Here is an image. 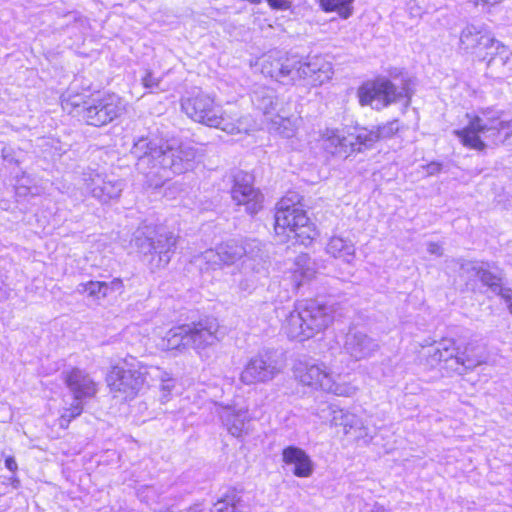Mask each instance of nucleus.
I'll list each match as a JSON object with an SVG mask.
<instances>
[{
	"mask_svg": "<svg viewBox=\"0 0 512 512\" xmlns=\"http://www.w3.org/2000/svg\"><path fill=\"white\" fill-rule=\"evenodd\" d=\"M131 154L138 159L137 169L148 178L150 185L158 187L171 176L191 170L197 153L189 144L176 145L147 136L134 142Z\"/></svg>",
	"mask_w": 512,
	"mask_h": 512,
	"instance_id": "f257e3e1",
	"label": "nucleus"
},
{
	"mask_svg": "<svg viewBox=\"0 0 512 512\" xmlns=\"http://www.w3.org/2000/svg\"><path fill=\"white\" fill-rule=\"evenodd\" d=\"M181 108L193 121L219 128L228 134L248 133L258 129L257 123L250 116L240 117L235 110L223 112L214 99L204 93L182 99Z\"/></svg>",
	"mask_w": 512,
	"mask_h": 512,
	"instance_id": "f03ea898",
	"label": "nucleus"
},
{
	"mask_svg": "<svg viewBox=\"0 0 512 512\" xmlns=\"http://www.w3.org/2000/svg\"><path fill=\"white\" fill-rule=\"evenodd\" d=\"M61 105L68 114L95 127L105 126L125 112V104L114 93L83 95L68 92L62 96Z\"/></svg>",
	"mask_w": 512,
	"mask_h": 512,
	"instance_id": "7ed1b4c3",
	"label": "nucleus"
},
{
	"mask_svg": "<svg viewBox=\"0 0 512 512\" xmlns=\"http://www.w3.org/2000/svg\"><path fill=\"white\" fill-rule=\"evenodd\" d=\"M334 313L333 305L315 300L300 302L286 315L281 330L291 340L305 341L326 330Z\"/></svg>",
	"mask_w": 512,
	"mask_h": 512,
	"instance_id": "20e7f679",
	"label": "nucleus"
},
{
	"mask_svg": "<svg viewBox=\"0 0 512 512\" xmlns=\"http://www.w3.org/2000/svg\"><path fill=\"white\" fill-rule=\"evenodd\" d=\"M261 243L258 240H228L216 246L215 249H208L195 257V262L201 265L204 263L206 269H216L222 265H232L243 256L246 269H251L257 274L265 272V262L261 255Z\"/></svg>",
	"mask_w": 512,
	"mask_h": 512,
	"instance_id": "39448f33",
	"label": "nucleus"
},
{
	"mask_svg": "<svg viewBox=\"0 0 512 512\" xmlns=\"http://www.w3.org/2000/svg\"><path fill=\"white\" fill-rule=\"evenodd\" d=\"M466 118L467 125L454 130L453 134L464 147L480 152L487 148L481 134L497 138L502 131L512 128V119H507L503 110L493 107L479 109L477 113H467Z\"/></svg>",
	"mask_w": 512,
	"mask_h": 512,
	"instance_id": "423d86ee",
	"label": "nucleus"
},
{
	"mask_svg": "<svg viewBox=\"0 0 512 512\" xmlns=\"http://www.w3.org/2000/svg\"><path fill=\"white\" fill-rule=\"evenodd\" d=\"M164 373L157 366L129 363L112 367L107 384L114 398L130 400L135 398L148 382V377H161Z\"/></svg>",
	"mask_w": 512,
	"mask_h": 512,
	"instance_id": "0eeeda50",
	"label": "nucleus"
},
{
	"mask_svg": "<svg viewBox=\"0 0 512 512\" xmlns=\"http://www.w3.org/2000/svg\"><path fill=\"white\" fill-rule=\"evenodd\" d=\"M274 229L283 241L295 240L302 245L310 243L315 235L306 212L290 198H283L277 204Z\"/></svg>",
	"mask_w": 512,
	"mask_h": 512,
	"instance_id": "6e6552de",
	"label": "nucleus"
},
{
	"mask_svg": "<svg viewBox=\"0 0 512 512\" xmlns=\"http://www.w3.org/2000/svg\"><path fill=\"white\" fill-rule=\"evenodd\" d=\"M293 373L302 384L319 388L336 396L353 397L359 390L351 382H338L334 372L324 363L297 360L293 366Z\"/></svg>",
	"mask_w": 512,
	"mask_h": 512,
	"instance_id": "1a4fd4ad",
	"label": "nucleus"
},
{
	"mask_svg": "<svg viewBox=\"0 0 512 512\" xmlns=\"http://www.w3.org/2000/svg\"><path fill=\"white\" fill-rule=\"evenodd\" d=\"M420 355L425 358L426 364L430 367L444 362L447 369L458 374H463L466 370L474 369L480 364L479 360L460 355L456 342L452 338H443L429 345L423 344Z\"/></svg>",
	"mask_w": 512,
	"mask_h": 512,
	"instance_id": "9d476101",
	"label": "nucleus"
},
{
	"mask_svg": "<svg viewBox=\"0 0 512 512\" xmlns=\"http://www.w3.org/2000/svg\"><path fill=\"white\" fill-rule=\"evenodd\" d=\"M357 95L361 106H371L377 110L401 100H405V106L410 102L409 89L405 85L398 88L387 78L363 83Z\"/></svg>",
	"mask_w": 512,
	"mask_h": 512,
	"instance_id": "9b49d317",
	"label": "nucleus"
},
{
	"mask_svg": "<svg viewBox=\"0 0 512 512\" xmlns=\"http://www.w3.org/2000/svg\"><path fill=\"white\" fill-rule=\"evenodd\" d=\"M358 135L359 128H354L353 131L344 128H325L320 131L317 141L321 149L328 155L347 158L352 153L364 150Z\"/></svg>",
	"mask_w": 512,
	"mask_h": 512,
	"instance_id": "f8f14e48",
	"label": "nucleus"
},
{
	"mask_svg": "<svg viewBox=\"0 0 512 512\" xmlns=\"http://www.w3.org/2000/svg\"><path fill=\"white\" fill-rule=\"evenodd\" d=\"M284 369L281 360L265 352L251 357L245 364L240 381L245 385L267 383L272 381Z\"/></svg>",
	"mask_w": 512,
	"mask_h": 512,
	"instance_id": "ddd939ff",
	"label": "nucleus"
},
{
	"mask_svg": "<svg viewBox=\"0 0 512 512\" xmlns=\"http://www.w3.org/2000/svg\"><path fill=\"white\" fill-rule=\"evenodd\" d=\"M460 49L475 54L483 59L487 55L505 50V46L496 40L484 25H467L460 34Z\"/></svg>",
	"mask_w": 512,
	"mask_h": 512,
	"instance_id": "4468645a",
	"label": "nucleus"
},
{
	"mask_svg": "<svg viewBox=\"0 0 512 512\" xmlns=\"http://www.w3.org/2000/svg\"><path fill=\"white\" fill-rule=\"evenodd\" d=\"M319 416L330 427H342L345 435H351L355 439L365 438L369 434L363 420L348 410L329 405L321 410Z\"/></svg>",
	"mask_w": 512,
	"mask_h": 512,
	"instance_id": "2eb2a0df",
	"label": "nucleus"
},
{
	"mask_svg": "<svg viewBox=\"0 0 512 512\" xmlns=\"http://www.w3.org/2000/svg\"><path fill=\"white\" fill-rule=\"evenodd\" d=\"M189 348H192L201 359L209 358L208 350L220 340L219 325L215 319H204L197 323L188 324Z\"/></svg>",
	"mask_w": 512,
	"mask_h": 512,
	"instance_id": "dca6fc26",
	"label": "nucleus"
},
{
	"mask_svg": "<svg viewBox=\"0 0 512 512\" xmlns=\"http://www.w3.org/2000/svg\"><path fill=\"white\" fill-rule=\"evenodd\" d=\"M231 197L236 205H243L246 211L253 215L262 208L263 195L253 186L252 176L239 172L234 178Z\"/></svg>",
	"mask_w": 512,
	"mask_h": 512,
	"instance_id": "f3484780",
	"label": "nucleus"
},
{
	"mask_svg": "<svg viewBox=\"0 0 512 512\" xmlns=\"http://www.w3.org/2000/svg\"><path fill=\"white\" fill-rule=\"evenodd\" d=\"M299 78L310 79L314 85H322L331 79L333 69L330 62L321 56L307 57L305 60L298 59L293 75Z\"/></svg>",
	"mask_w": 512,
	"mask_h": 512,
	"instance_id": "a211bd4d",
	"label": "nucleus"
},
{
	"mask_svg": "<svg viewBox=\"0 0 512 512\" xmlns=\"http://www.w3.org/2000/svg\"><path fill=\"white\" fill-rule=\"evenodd\" d=\"M298 63V58L282 56L279 53L269 54L261 60V72L279 82L294 79L293 72Z\"/></svg>",
	"mask_w": 512,
	"mask_h": 512,
	"instance_id": "6ab92c4d",
	"label": "nucleus"
},
{
	"mask_svg": "<svg viewBox=\"0 0 512 512\" xmlns=\"http://www.w3.org/2000/svg\"><path fill=\"white\" fill-rule=\"evenodd\" d=\"M85 181L92 196L102 203L118 199L124 189V182L121 179L100 174H95Z\"/></svg>",
	"mask_w": 512,
	"mask_h": 512,
	"instance_id": "aec40b11",
	"label": "nucleus"
},
{
	"mask_svg": "<svg viewBox=\"0 0 512 512\" xmlns=\"http://www.w3.org/2000/svg\"><path fill=\"white\" fill-rule=\"evenodd\" d=\"M344 349L355 361H360L373 356L379 344L361 331H350L346 335Z\"/></svg>",
	"mask_w": 512,
	"mask_h": 512,
	"instance_id": "412c9836",
	"label": "nucleus"
},
{
	"mask_svg": "<svg viewBox=\"0 0 512 512\" xmlns=\"http://www.w3.org/2000/svg\"><path fill=\"white\" fill-rule=\"evenodd\" d=\"M65 383L75 400L91 398L96 395L98 384L94 379L82 369L73 368L65 374Z\"/></svg>",
	"mask_w": 512,
	"mask_h": 512,
	"instance_id": "4be33fe9",
	"label": "nucleus"
},
{
	"mask_svg": "<svg viewBox=\"0 0 512 512\" xmlns=\"http://www.w3.org/2000/svg\"><path fill=\"white\" fill-rule=\"evenodd\" d=\"M282 461L293 466V474L299 478L310 477L314 466L309 455L301 448L288 446L282 451Z\"/></svg>",
	"mask_w": 512,
	"mask_h": 512,
	"instance_id": "5701e85b",
	"label": "nucleus"
},
{
	"mask_svg": "<svg viewBox=\"0 0 512 512\" xmlns=\"http://www.w3.org/2000/svg\"><path fill=\"white\" fill-rule=\"evenodd\" d=\"M177 244V237L173 232L164 229L156 231L152 253L158 255L156 267H165L171 260Z\"/></svg>",
	"mask_w": 512,
	"mask_h": 512,
	"instance_id": "b1692460",
	"label": "nucleus"
},
{
	"mask_svg": "<svg viewBox=\"0 0 512 512\" xmlns=\"http://www.w3.org/2000/svg\"><path fill=\"white\" fill-rule=\"evenodd\" d=\"M315 274L314 261L307 254L298 255L288 276L291 281V288L297 290L304 282L313 279Z\"/></svg>",
	"mask_w": 512,
	"mask_h": 512,
	"instance_id": "393cba45",
	"label": "nucleus"
},
{
	"mask_svg": "<svg viewBox=\"0 0 512 512\" xmlns=\"http://www.w3.org/2000/svg\"><path fill=\"white\" fill-rule=\"evenodd\" d=\"M301 118L296 115H289L284 109H279L268 119V128L285 138L295 135Z\"/></svg>",
	"mask_w": 512,
	"mask_h": 512,
	"instance_id": "a878e982",
	"label": "nucleus"
},
{
	"mask_svg": "<svg viewBox=\"0 0 512 512\" xmlns=\"http://www.w3.org/2000/svg\"><path fill=\"white\" fill-rule=\"evenodd\" d=\"M222 420L227 431L234 437H242L249 431L250 417L246 409H226Z\"/></svg>",
	"mask_w": 512,
	"mask_h": 512,
	"instance_id": "bb28decb",
	"label": "nucleus"
},
{
	"mask_svg": "<svg viewBox=\"0 0 512 512\" xmlns=\"http://www.w3.org/2000/svg\"><path fill=\"white\" fill-rule=\"evenodd\" d=\"M398 130V121H391L380 126H375L371 129L360 127L359 135L357 137L362 141L364 149H369L378 140L392 137Z\"/></svg>",
	"mask_w": 512,
	"mask_h": 512,
	"instance_id": "cd10ccee",
	"label": "nucleus"
},
{
	"mask_svg": "<svg viewBox=\"0 0 512 512\" xmlns=\"http://www.w3.org/2000/svg\"><path fill=\"white\" fill-rule=\"evenodd\" d=\"M189 332L188 324L173 327L159 340L157 346L162 350L183 352L189 348V342L187 341Z\"/></svg>",
	"mask_w": 512,
	"mask_h": 512,
	"instance_id": "c85d7f7f",
	"label": "nucleus"
},
{
	"mask_svg": "<svg viewBox=\"0 0 512 512\" xmlns=\"http://www.w3.org/2000/svg\"><path fill=\"white\" fill-rule=\"evenodd\" d=\"M326 252L333 258L341 259L350 264L355 258V245L349 239L332 236L326 245Z\"/></svg>",
	"mask_w": 512,
	"mask_h": 512,
	"instance_id": "c756f323",
	"label": "nucleus"
},
{
	"mask_svg": "<svg viewBox=\"0 0 512 512\" xmlns=\"http://www.w3.org/2000/svg\"><path fill=\"white\" fill-rule=\"evenodd\" d=\"M252 102L267 117V120L276 113L279 105L275 92L267 87L255 89L252 93Z\"/></svg>",
	"mask_w": 512,
	"mask_h": 512,
	"instance_id": "7c9ffc66",
	"label": "nucleus"
},
{
	"mask_svg": "<svg viewBox=\"0 0 512 512\" xmlns=\"http://www.w3.org/2000/svg\"><path fill=\"white\" fill-rule=\"evenodd\" d=\"M156 231L149 226L138 228L131 243L143 254H152Z\"/></svg>",
	"mask_w": 512,
	"mask_h": 512,
	"instance_id": "2f4dec72",
	"label": "nucleus"
},
{
	"mask_svg": "<svg viewBox=\"0 0 512 512\" xmlns=\"http://www.w3.org/2000/svg\"><path fill=\"white\" fill-rule=\"evenodd\" d=\"M462 269H466L467 271L473 270L483 284L489 286L493 291L500 295V290L503 289L501 287L500 277L492 274L490 271L484 269L481 266H476L472 262L463 264Z\"/></svg>",
	"mask_w": 512,
	"mask_h": 512,
	"instance_id": "473e14b6",
	"label": "nucleus"
},
{
	"mask_svg": "<svg viewBox=\"0 0 512 512\" xmlns=\"http://www.w3.org/2000/svg\"><path fill=\"white\" fill-rule=\"evenodd\" d=\"M76 291L79 294L86 295L95 301H100L107 297V285L104 281H87L78 284Z\"/></svg>",
	"mask_w": 512,
	"mask_h": 512,
	"instance_id": "72a5a7b5",
	"label": "nucleus"
},
{
	"mask_svg": "<svg viewBox=\"0 0 512 512\" xmlns=\"http://www.w3.org/2000/svg\"><path fill=\"white\" fill-rule=\"evenodd\" d=\"M353 0H320L319 4L325 12H337L343 19H347L352 15L351 7Z\"/></svg>",
	"mask_w": 512,
	"mask_h": 512,
	"instance_id": "f704fd0d",
	"label": "nucleus"
},
{
	"mask_svg": "<svg viewBox=\"0 0 512 512\" xmlns=\"http://www.w3.org/2000/svg\"><path fill=\"white\" fill-rule=\"evenodd\" d=\"M162 372L164 373L162 375V378L161 377H148V379L160 380L163 382V384L161 386V389L163 391L161 401L164 402L165 400H167V396H168L169 392L171 391V389L173 388V384H172L171 379L169 378L168 374L163 370H162Z\"/></svg>",
	"mask_w": 512,
	"mask_h": 512,
	"instance_id": "c9c22d12",
	"label": "nucleus"
},
{
	"mask_svg": "<svg viewBox=\"0 0 512 512\" xmlns=\"http://www.w3.org/2000/svg\"><path fill=\"white\" fill-rule=\"evenodd\" d=\"M268 5L275 10H288L291 7L289 0H267Z\"/></svg>",
	"mask_w": 512,
	"mask_h": 512,
	"instance_id": "e433bc0d",
	"label": "nucleus"
},
{
	"mask_svg": "<svg viewBox=\"0 0 512 512\" xmlns=\"http://www.w3.org/2000/svg\"><path fill=\"white\" fill-rule=\"evenodd\" d=\"M142 84L145 88H155L159 85V80L156 79L151 72H147L142 79Z\"/></svg>",
	"mask_w": 512,
	"mask_h": 512,
	"instance_id": "4c0bfd02",
	"label": "nucleus"
},
{
	"mask_svg": "<svg viewBox=\"0 0 512 512\" xmlns=\"http://www.w3.org/2000/svg\"><path fill=\"white\" fill-rule=\"evenodd\" d=\"M107 285V295L109 292H121L123 289V282L120 278H114L110 282H106Z\"/></svg>",
	"mask_w": 512,
	"mask_h": 512,
	"instance_id": "58836bf2",
	"label": "nucleus"
},
{
	"mask_svg": "<svg viewBox=\"0 0 512 512\" xmlns=\"http://www.w3.org/2000/svg\"><path fill=\"white\" fill-rule=\"evenodd\" d=\"M82 410H83V406L81 405V403L76 402V403L72 404L70 408L65 409V411L63 413H67L68 417L73 419V418L79 416L82 413Z\"/></svg>",
	"mask_w": 512,
	"mask_h": 512,
	"instance_id": "ea45409f",
	"label": "nucleus"
},
{
	"mask_svg": "<svg viewBox=\"0 0 512 512\" xmlns=\"http://www.w3.org/2000/svg\"><path fill=\"white\" fill-rule=\"evenodd\" d=\"M256 287V281L253 279L245 278L239 283V288L243 291H251Z\"/></svg>",
	"mask_w": 512,
	"mask_h": 512,
	"instance_id": "a19ab883",
	"label": "nucleus"
},
{
	"mask_svg": "<svg viewBox=\"0 0 512 512\" xmlns=\"http://www.w3.org/2000/svg\"><path fill=\"white\" fill-rule=\"evenodd\" d=\"M500 295L508 304L509 311L512 314V291H511V289H501Z\"/></svg>",
	"mask_w": 512,
	"mask_h": 512,
	"instance_id": "79ce46f5",
	"label": "nucleus"
},
{
	"mask_svg": "<svg viewBox=\"0 0 512 512\" xmlns=\"http://www.w3.org/2000/svg\"><path fill=\"white\" fill-rule=\"evenodd\" d=\"M427 250L429 253L431 254H435L437 256H442L443 255V248L440 244L438 243H435V242H430L428 245H427Z\"/></svg>",
	"mask_w": 512,
	"mask_h": 512,
	"instance_id": "37998d69",
	"label": "nucleus"
},
{
	"mask_svg": "<svg viewBox=\"0 0 512 512\" xmlns=\"http://www.w3.org/2000/svg\"><path fill=\"white\" fill-rule=\"evenodd\" d=\"M5 466L8 470H10L12 472H15L18 468L17 463H16L14 457H12V456L6 458Z\"/></svg>",
	"mask_w": 512,
	"mask_h": 512,
	"instance_id": "c03bdc74",
	"label": "nucleus"
},
{
	"mask_svg": "<svg viewBox=\"0 0 512 512\" xmlns=\"http://www.w3.org/2000/svg\"><path fill=\"white\" fill-rule=\"evenodd\" d=\"M72 419L68 417L67 413H62L59 418V426L63 429H66Z\"/></svg>",
	"mask_w": 512,
	"mask_h": 512,
	"instance_id": "a18cd8bd",
	"label": "nucleus"
},
{
	"mask_svg": "<svg viewBox=\"0 0 512 512\" xmlns=\"http://www.w3.org/2000/svg\"><path fill=\"white\" fill-rule=\"evenodd\" d=\"M441 170V164L439 163H430L428 166H427V172L428 174L430 175H433V174H436L438 173L439 171Z\"/></svg>",
	"mask_w": 512,
	"mask_h": 512,
	"instance_id": "49530a36",
	"label": "nucleus"
},
{
	"mask_svg": "<svg viewBox=\"0 0 512 512\" xmlns=\"http://www.w3.org/2000/svg\"><path fill=\"white\" fill-rule=\"evenodd\" d=\"M371 512H389L383 506H374Z\"/></svg>",
	"mask_w": 512,
	"mask_h": 512,
	"instance_id": "de8ad7c7",
	"label": "nucleus"
},
{
	"mask_svg": "<svg viewBox=\"0 0 512 512\" xmlns=\"http://www.w3.org/2000/svg\"><path fill=\"white\" fill-rule=\"evenodd\" d=\"M5 152H6V148H3L2 149V156L4 159H6L8 157V155H5Z\"/></svg>",
	"mask_w": 512,
	"mask_h": 512,
	"instance_id": "09e8293b",
	"label": "nucleus"
}]
</instances>
